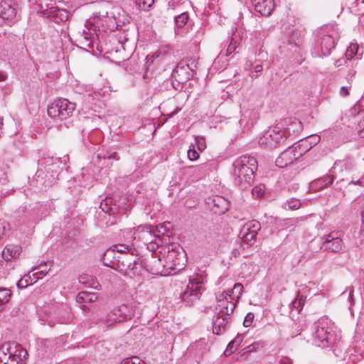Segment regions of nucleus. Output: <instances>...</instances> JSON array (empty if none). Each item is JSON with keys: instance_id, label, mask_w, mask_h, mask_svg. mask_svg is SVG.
<instances>
[{"instance_id": "bf43d9fd", "label": "nucleus", "mask_w": 364, "mask_h": 364, "mask_svg": "<svg viewBox=\"0 0 364 364\" xmlns=\"http://www.w3.org/2000/svg\"><path fill=\"white\" fill-rule=\"evenodd\" d=\"M147 248H148L149 250H152V251H154V250H155V243H151H151L148 245Z\"/></svg>"}, {"instance_id": "338daca9", "label": "nucleus", "mask_w": 364, "mask_h": 364, "mask_svg": "<svg viewBox=\"0 0 364 364\" xmlns=\"http://www.w3.org/2000/svg\"><path fill=\"white\" fill-rule=\"evenodd\" d=\"M139 364H143V363H142V361H141V362H139Z\"/></svg>"}, {"instance_id": "f8f14e48", "label": "nucleus", "mask_w": 364, "mask_h": 364, "mask_svg": "<svg viewBox=\"0 0 364 364\" xmlns=\"http://www.w3.org/2000/svg\"><path fill=\"white\" fill-rule=\"evenodd\" d=\"M323 245L326 249L329 250L333 252H342L345 250V245L338 235V232H332L327 235H325Z\"/></svg>"}, {"instance_id": "c756f323", "label": "nucleus", "mask_w": 364, "mask_h": 364, "mask_svg": "<svg viewBox=\"0 0 364 364\" xmlns=\"http://www.w3.org/2000/svg\"><path fill=\"white\" fill-rule=\"evenodd\" d=\"M306 296L301 294L299 291H297L296 296L290 304L291 308L294 309L297 312H300L305 304Z\"/></svg>"}, {"instance_id": "4d7b16f0", "label": "nucleus", "mask_w": 364, "mask_h": 364, "mask_svg": "<svg viewBox=\"0 0 364 364\" xmlns=\"http://www.w3.org/2000/svg\"><path fill=\"white\" fill-rule=\"evenodd\" d=\"M280 364H291L289 358H284L280 361Z\"/></svg>"}, {"instance_id": "f704fd0d", "label": "nucleus", "mask_w": 364, "mask_h": 364, "mask_svg": "<svg viewBox=\"0 0 364 364\" xmlns=\"http://www.w3.org/2000/svg\"><path fill=\"white\" fill-rule=\"evenodd\" d=\"M301 206V202L299 199L291 198L284 203L285 208L289 210H297Z\"/></svg>"}, {"instance_id": "7ed1b4c3", "label": "nucleus", "mask_w": 364, "mask_h": 364, "mask_svg": "<svg viewBox=\"0 0 364 364\" xmlns=\"http://www.w3.org/2000/svg\"><path fill=\"white\" fill-rule=\"evenodd\" d=\"M134 308L132 304H122L114 307L109 313L99 318L97 323L103 330L113 327L116 323L125 322L132 318Z\"/></svg>"}, {"instance_id": "cd10ccee", "label": "nucleus", "mask_w": 364, "mask_h": 364, "mask_svg": "<svg viewBox=\"0 0 364 364\" xmlns=\"http://www.w3.org/2000/svg\"><path fill=\"white\" fill-rule=\"evenodd\" d=\"M335 177V173L330 172L329 174H327L322 178L317 179L314 183L316 186H318L319 188H324L333 183Z\"/></svg>"}, {"instance_id": "e2e57ef3", "label": "nucleus", "mask_w": 364, "mask_h": 364, "mask_svg": "<svg viewBox=\"0 0 364 364\" xmlns=\"http://www.w3.org/2000/svg\"><path fill=\"white\" fill-rule=\"evenodd\" d=\"M300 333H301V330L300 329H297L296 333L295 335H299V334H300Z\"/></svg>"}, {"instance_id": "473e14b6", "label": "nucleus", "mask_w": 364, "mask_h": 364, "mask_svg": "<svg viewBox=\"0 0 364 364\" xmlns=\"http://www.w3.org/2000/svg\"><path fill=\"white\" fill-rule=\"evenodd\" d=\"M188 20V15L187 13H182L177 16H175V23L178 28H183Z\"/></svg>"}, {"instance_id": "5701e85b", "label": "nucleus", "mask_w": 364, "mask_h": 364, "mask_svg": "<svg viewBox=\"0 0 364 364\" xmlns=\"http://www.w3.org/2000/svg\"><path fill=\"white\" fill-rule=\"evenodd\" d=\"M80 93L83 95L85 100L88 103H92L95 100H98L102 95L100 90L94 91L92 87L88 86H86L85 90Z\"/></svg>"}, {"instance_id": "c03bdc74", "label": "nucleus", "mask_w": 364, "mask_h": 364, "mask_svg": "<svg viewBox=\"0 0 364 364\" xmlns=\"http://www.w3.org/2000/svg\"><path fill=\"white\" fill-rule=\"evenodd\" d=\"M180 250H181V248H180V247L176 246L174 248L171 249V251L168 250V258L170 259H173V255L175 253H177L178 256H179V255L182 256L183 252H179Z\"/></svg>"}, {"instance_id": "c85d7f7f", "label": "nucleus", "mask_w": 364, "mask_h": 364, "mask_svg": "<svg viewBox=\"0 0 364 364\" xmlns=\"http://www.w3.org/2000/svg\"><path fill=\"white\" fill-rule=\"evenodd\" d=\"M50 270V267L46 262L41 263L38 266L33 267L31 271L32 276H38L40 278L44 277Z\"/></svg>"}, {"instance_id": "a19ab883", "label": "nucleus", "mask_w": 364, "mask_h": 364, "mask_svg": "<svg viewBox=\"0 0 364 364\" xmlns=\"http://www.w3.org/2000/svg\"><path fill=\"white\" fill-rule=\"evenodd\" d=\"M310 139H311V141H310L309 139H306V140H301V143L303 141H307L306 144L309 145V149H308V151L313 146H315L319 141H320V138L318 136H314L313 137H311Z\"/></svg>"}, {"instance_id": "49530a36", "label": "nucleus", "mask_w": 364, "mask_h": 364, "mask_svg": "<svg viewBox=\"0 0 364 364\" xmlns=\"http://www.w3.org/2000/svg\"><path fill=\"white\" fill-rule=\"evenodd\" d=\"M129 250V247L128 246H125V245H115L113 247V249H112V251H117L118 252H121V253H125L124 255H127L126 253V250Z\"/></svg>"}, {"instance_id": "72a5a7b5", "label": "nucleus", "mask_w": 364, "mask_h": 364, "mask_svg": "<svg viewBox=\"0 0 364 364\" xmlns=\"http://www.w3.org/2000/svg\"><path fill=\"white\" fill-rule=\"evenodd\" d=\"M154 3V0H135L136 5L141 10H148Z\"/></svg>"}, {"instance_id": "37998d69", "label": "nucleus", "mask_w": 364, "mask_h": 364, "mask_svg": "<svg viewBox=\"0 0 364 364\" xmlns=\"http://www.w3.org/2000/svg\"><path fill=\"white\" fill-rule=\"evenodd\" d=\"M255 316L252 313H248L243 321V325L245 327H249L251 326L253 320H254Z\"/></svg>"}, {"instance_id": "69168bd1", "label": "nucleus", "mask_w": 364, "mask_h": 364, "mask_svg": "<svg viewBox=\"0 0 364 364\" xmlns=\"http://www.w3.org/2000/svg\"><path fill=\"white\" fill-rule=\"evenodd\" d=\"M188 168H198V167L190 166Z\"/></svg>"}, {"instance_id": "7c9ffc66", "label": "nucleus", "mask_w": 364, "mask_h": 364, "mask_svg": "<svg viewBox=\"0 0 364 364\" xmlns=\"http://www.w3.org/2000/svg\"><path fill=\"white\" fill-rule=\"evenodd\" d=\"M229 291H230V294H231L230 301L233 302L232 301L233 300H236V301H237L240 299V297L242 296V294L243 292V286L240 283H235L234 284L233 288Z\"/></svg>"}, {"instance_id": "0eeeda50", "label": "nucleus", "mask_w": 364, "mask_h": 364, "mask_svg": "<svg viewBox=\"0 0 364 364\" xmlns=\"http://www.w3.org/2000/svg\"><path fill=\"white\" fill-rule=\"evenodd\" d=\"M307 141L302 143H294L292 146L286 149L276 159L275 164L279 168H284L291 164L301 157L308 151L309 145L306 144Z\"/></svg>"}, {"instance_id": "0e129e2a", "label": "nucleus", "mask_w": 364, "mask_h": 364, "mask_svg": "<svg viewBox=\"0 0 364 364\" xmlns=\"http://www.w3.org/2000/svg\"><path fill=\"white\" fill-rule=\"evenodd\" d=\"M361 216H362L363 220L364 221V211L362 212Z\"/></svg>"}, {"instance_id": "b1692460", "label": "nucleus", "mask_w": 364, "mask_h": 364, "mask_svg": "<svg viewBox=\"0 0 364 364\" xmlns=\"http://www.w3.org/2000/svg\"><path fill=\"white\" fill-rule=\"evenodd\" d=\"M85 29L82 31V36L86 41L93 42L97 37L96 26L90 22H86Z\"/></svg>"}, {"instance_id": "ea45409f", "label": "nucleus", "mask_w": 364, "mask_h": 364, "mask_svg": "<svg viewBox=\"0 0 364 364\" xmlns=\"http://www.w3.org/2000/svg\"><path fill=\"white\" fill-rule=\"evenodd\" d=\"M139 362H141V360L138 357H132L124 358L120 364H139Z\"/></svg>"}, {"instance_id": "4be33fe9", "label": "nucleus", "mask_w": 364, "mask_h": 364, "mask_svg": "<svg viewBox=\"0 0 364 364\" xmlns=\"http://www.w3.org/2000/svg\"><path fill=\"white\" fill-rule=\"evenodd\" d=\"M79 282L85 287H90L94 289H100V284L92 275L82 274L78 278Z\"/></svg>"}, {"instance_id": "6e6d98bb", "label": "nucleus", "mask_w": 364, "mask_h": 364, "mask_svg": "<svg viewBox=\"0 0 364 364\" xmlns=\"http://www.w3.org/2000/svg\"><path fill=\"white\" fill-rule=\"evenodd\" d=\"M349 184H354V185H359L361 186H364V176H362L360 178H359L356 181L352 180L349 183Z\"/></svg>"}, {"instance_id": "4c0bfd02", "label": "nucleus", "mask_w": 364, "mask_h": 364, "mask_svg": "<svg viewBox=\"0 0 364 364\" xmlns=\"http://www.w3.org/2000/svg\"><path fill=\"white\" fill-rule=\"evenodd\" d=\"M230 296H231L230 291L228 290L224 291L222 294H220L218 296H217L218 304H217L215 310L219 309V303L221 300L225 299L227 301H230Z\"/></svg>"}, {"instance_id": "09e8293b", "label": "nucleus", "mask_w": 364, "mask_h": 364, "mask_svg": "<svg viewBox=\"0 0 364 364\" xmlns=\"http://www.w3.org/2000/svg\"><path fill=\"white\" fill-rule=\"evenodd\" d=\"M169 225V223L168 224H161L159 225V226L157 227V229H158V231L161 233H162L163 235H164L165 233L168 232V230H169V228L168 227V225Z\"/></svg>"}, {"instance_id": "39448f33", "label": "nucleus", "mask_w": 364, "mask_h": 364, "mask_svg": "<svg viewBox=\"0 0 364 364\" xmlns=\"http://www.w3.org/2000/svg\"><path fill=\"white\" fill-rule=\"evenodd\" d=\"M27 351L13 343H6L0 346V363L25 364Z\"/></svg>"}, {"instance_id": "a878e982", "label": "nucleus", "mask_w": 364, "mask_h": 364, "mask_svg": "<svg viewBox=\"0 0 364 364\" xmlns=\"http://www.w3.org/2000/svg\"><path fill=\"white\" fill-rule=\"evenodd\" d=\"M97 299V296L95 293L88 291H81L76 296V301L78 303L87 304L95 301ZM85 306V304H83Z\"/></svg>"}, {"instance_id": "aec40b11", "label": "nucleus", "mask_w": 364, "mask_h": 364, "mask_svg": "<svg viewBox=\"0 0 364 364\" xmlns=\"http://www.w3.org/2000/svg\"><path fill=\"white\" fill-rule=\"evenodd\" d=\"M321 56H326L331 53L335 46V40L331 34H323L320 39Z\"/></svg>"}, {"instance_id": "58836bf2", "label": "nucleus", "mask_w": 364, "mask_h": 364, "mask_svg": "<svg viewBox=\"0 0 364 364\" xmlns=\"http://www.w3.org/2000/svg\"><path fill=\"white\" fill-rule=\"evenodd\" d=\"M195 140L196 145L200 151H203L206 148V144L204 138L197 136Z\"/></svg>"}, {"instance_id": "864d4df0", "label": "nucleus", "mask_w": 364, "mask_h": 364, "mask_svg": "<svg viewBox=\"0 0 364 364\" xmlns=\"http://www.w3.org/2000/svg\"><path fill=\"white\" fill-rule=\"evenodd\" d=\"M242 339H243V336L242 335H237L236 336V338H235L234 340H232V341L234 342V344L236 346H240L241 344H242Z\"/></svg>"}, {"instance_id": "bb28decb", "label": "nucleus", "mask_w": 364, "mask_h": 364, "mask_svg": "<svg viewBox=\"0 0 364 364\" xmlns=\"http://www.w3.org/2000/svg\"><path fill=\"white\" fill-rule=\"evenodd\" d=\"M39 279L38 276L35 275L33 277L32 272H29L17 282V287L21 289L25 288L36 282Z\"/></svg>"}, {"instance_id": "393cba45", "label": "nucleus", "mask_w": 364, "mask_h": 364, "mask_svg": "<svg viewBox=\"0 0 364 364\" xmlns=\"http://www.w3.org/2000/svg\"><path fill=\"white\" fill-rule=\"evenodd\" d=\"M19 247L14 245H6L2 251V257L6 261L16 258L19 255Z\"/></svg>"}, {"instance_id": "13d9d810", "label": "nucleus", "mask_w": 364, "mask_h": 364, "mask_svg": "<svg viewBox=\"0 0 364 364\" xmlns=\"http://www.w3.org/2000/svg\"><path fill=\"white\" fill-rule=\"evenodd\" d=\"M6 78V75L2 72H0V82L5 80Z\"/></svg>"}, {"instance_id": "ddd939ff", "label": "nucleus", "mask_w": 364, "mask_h": 364, "mask_svg": "<svg viewBox=\"0 0 364 364\" xmlns=\"http://www.w3.org/2000/svg\"><path fill=\"white\" fill-rule=\"evenodd\" d=\"M277 125L282 127L284 139L301 130V123L296 119H284Z\"/></svg>"}, {"instance_id": "6ab92c4d", "label": "nucleus", "mask_w": 364, "mask_h": 364, "mask_svg": "<svg viewBox=\"0 0 364 364\" xmlns=\"http://www.w3.org/2000/svg\"><path fill=\"white\" fill-rule=\"evenodd\" d=\"M47 18L55 22H63L68 19V12L65 9H60L56 7H51L44 11Z\"/></svg>"}, {"instance_id": "a211bd4d", "label": "nucleus", "mask_w": 364, "mask_h": 364, "mask_svg": "<svg viewBox=\"0 0 364 364\" xmlns=\"http://www.w3.org/2000/svg\"><path fill=\"white\" fill-rule=\"evenodd\" d=\"M255 11L262 16H269L274 9V0H251Z\"/></svg>"}, {"instance_id": "3c124183", "label": "nucleus", "mask_w": 364, "mask_h": 364, "mask_svg": "<svg viewBox=\"0 0 364 364\" xmlns=\"http://www.w3.org/2000/svg\"><path fill=\"white\" fill-rule=\"evenodd\" d=\"M237 346L234 344V342L230 341L226 348L225 353H232L237 349Z\"/></svg>"}, {"instance_id": "1a4fd4ad", "label": "nucleus", "mask_w": 364, "mask_h": 364, "mask_svg": "<svg viewBox=\"0 0 364 364\" xmlns=\"http://www.w3.org/2000/svg\"><path fill=\"white\" fill-rule=\"evenodd\" d=\"M284 134L282 133V127L276 125L266 131L261 136L259 137L258 144L260 146L272 149L277 146L282 142L284 141Z\"/></svg>"}, {"instance_id": "79ce46f5", "label": "nucleus", "mask_w": 364, "mask_h": 364, "mask_svg": "<svg viewBox=\"0 0 364 364\" xmlns=\"http://www.w3.org/2000/svg\"><path fill=\"white\" fill-rule=\"evenodd\" d=\"M259 343H253L252 344L247 345L244 348V354L246 353H252L254 351H256L257 349L259 348Z\"/></svg>"}, {"instance_id": "8fccbe9b", "label": "nucleus", "mask_w": 364, "mask_h": 364, "mask_svg": "<svg viewBox=\"0 0 364 364\" xmlns=\"http://www.w3.org/2000/svg\"><path fill=\"white\" fill-rule=\"evenodd\" d=\"M100 207L102 210L103 212L107 213L109 215L112 213V209L110 207L108 206L107 201H105V203L102 202L100 203Z\"/></svg>"}, {"instance_id": "2eb2a0df", "label": "nucleus", "mask_w": 364, "mask_h": 364, "mask_svg": "<svg viewBox=\"0 0 364 364\" xmlns=\"http://www.w3.org/2000/svg\"><path fill=\"white\" fill-rule=\"evenodd\" d=\"M354 162L350 159L336 160L329 172L335 173L336 176H343L345 173L350 172L354 168Z\"/></svg>"}, {"instance_id": "680f3d73", "label": "nucleus", "mask_w": 364, "mask_h": 364, "mask_svg": "<svg viewBox=\"0 0 364 364\" xmlns=\"http://www.w3.org/2000/svg\"><path fill=\"white\" fill-rule=\"evenodd\" d=\"M2 125H3L2 119L0 117V129H1Z\"/></svg>"}, {"instance_id": "20e7f679", "label": "nucleus", "mask_w": 364, "mask_h": 364, "mask_svg": "<svg viewBox=\"0 0 364 364\" xmlns=\"http://www.w3.org/2000/svg\"><path fill=\"white\" fill-rule=\"evenodd\" d=\"M236 306V303L223 299L219 303V309L213 319V331L220 335L226 331L231 321V315Z\"/></svg>"}, {"instance_id": "de8ad7c7", "label": "nucleus", "mask_w": 364, "mask_h": 364, "mask_svg": "<svg viewBox=\"0 0 364 364\" xmlns=\"http://www.w3.org/2000/svg\"><path fill=\"white\" fill-rule=\"evenodd\" d=\"M263 68L261 65H257L254 68V70L252 72L251 77H257L259 73L262 71Z\"/></svg>"}, {"instance_id": "603ef678", "label": "nucleus", "mask_w": 364, "mask_h": 364, "mask_svg": "<svg viewBox=\"0 0 364 364\" xmlns=\"http://www.w3.org/2000/svg\"><path fill=\"white\" fill-rule=\"evenodd\" d=\"M355 73H356L355 70H354L353 69H351L348 71V73L346 77L348 84H351L353 77L355 75Z\"/></svg>"}, {"instance_id": "f03ea898", "label": "nucleus", "mask_w": 364, "mask_h": 364, "mask_svg": "<svg viewBox=\"0 0 364 364\" xmlns=\"http://www.w3.org/2000/svg\"><path fill=\"white\" fill-rule=\"evenodd\" d=\"M312 336L314 343L321 348L328 347L336 341V336L333 331V325L326 317L319 318L314 323Z\"/></svg>"}, {"instance_id": "4468645a", "label": "nucleus", "mask_w": 364, "mask_h": 364, "mask_svg": "<svg viewBox=\"0 0 364 364\" xmlns=\"http://www.w3.org/2000/svg\"><path fill=\"white\" fill-rule=\"evenodd\" d=\"M194 62L191 60L180 61L173 70V76L178 81H183L189 78V70L193 71L191 68Z\"/></svg>"}, {"instance_id": "412c9836", "label": "nucleus", "mask_w": 364, "mask_h": 364, "mask_svg": "<svg viewBox=\"0 0 364 364\" xmlns=\"http://www.w3.org/2000/svg\"><path fill=\"white\" fill-rule=\"evenodd\" d=\"M241 42L242 36L240 32L237 31H233L230 37L228 48L225 50H221L220 54H224L225 56H228L233 52H236V50L239 48Z\"/></svg>"}, {"instance_id": "9b49d317", "label": "nucleus", "mask_w": 364, "mask_h": 364, "mask_svg": "<svg viewBox=\"0 0 364 364\" xmlns=\"http://www.w3.org/2000/svg\"><path fill=\"white\" fill-rule=\"evenodd\" d=\"M130 257L132 256L129 255L122 257V270H124L125 274L129 275L130 277L141 275L145 269L143 261L139 257H135L134 259H132L129 258Z\"/></svg>"}, {"instance_id": "9d476101", "label": "nucleus", "mask_w": 364, "mask_h": 364, "mask_svg": "<svg viewBox=\"0 0 364 364\" xmlns=\"http://www.w3.org/2000/svg\"><path fill=\"white\" fill-rule=\"evenodd\" d=\"M261 230L259 221L252 220L245 223L242 228L239 237L242 240L243 248L251 246L255 242L256 236Z\"/></svg>"}, {"instance_id": "6e6552de", "label": "nucleus", "mask_w": 364, "mask_h": 364, "mask_svg": "<svg viewBox=\"0 0 364 364\" xmlns=\"http://www.w3.org/2000/svg\"><path fill=\"white\" fill-rule=\"evenodd\" d=\"M203 291L202 280L198 277L191 278L186 290L181 293L180 298L186 306H192L200 299Z\"/></svg>"}, {"instance_id": "f3484780", "label": "nucleus", "mask_w": 364, "mask_h": 364, "mask_svg": "<svg viewBox=\"0 0 364 364\" xmlns=\"http://www.w3.org/2000/svg\"><path fill=\"white\" fill-rule=\"evenodd\" d=\"M16 15V7L13 0H3L0 2V17L11 20Z\"/></svg>"}, {"instance_id": "e433bc0d", "label": "nucleus", "mask_w": 364, "mask_h": 364, "mask_svg": "<svg viewBox=\"0 0 364 364\" xmlns=\"http://www.w3.org/2000/svg\"><path fill=\"white\" fill-rule=\"evenodd\" d=\"M187 154H188V159L191 161L196 160L199 157V154L195 149L194 144H192V146H190L189 149L188 150Z\"/></svg>"}, {"instance_id": "052dcab7", "label": "nucleus", "mask_w": 364, "mask_h": 364, "mask_svg": "<svg viewBox=\"0 0 364 364\" xmlns=\"http://www.w3.org/2000/svg\"><path fill=\"white\" fill-rule=\"evenodd\" d=\"M4 234V228L3 227V230L1 232L0 231V239L1 238V236Z\"/></svg>"}, {"instance_id": "2f4dec72", "label": "nucleus", "mask_w": 364, "mask_h": 364, "mask_svg": "<svg viewBox=\"0 0 364 364\" xmlns=\"http://www.w3.org/2000/svg\"><path fill=\"white\" fill-rule=\"evenodd\" d=\"M359 47L358 43H350V45L347 48L346 52V57L348 60H351L355 56H356Z\"/></svg>"}, {"instance_id": "5fc2aeb1", "label": "nucleus", "mask_w": 364, "mask_h": 364, "mask_svg": "<svg viewBox=\"0 0 364 364\" xmlns=\"http://www.w3.org/2000/svg\"><path fill=\"white\" fill-rule=\"evenodd\" d=\"M358 125H359V127L360 128V129L359 131V135L361 137H364V116L363 117L362 120H360L359 122Z\"/></svg>"}, {"instance_id": "423d86ee", "label": "nucleus", "mask_w": 364, "mask_h": 364, "mask_svg": "<svg viewBox=\"0 0 364 364\" xmlns=\"http://www.w3.org/2000/svg\"><path fill=\"white\" fill-rule=\"evenodd\" d=\"M76 105L68 100L61 98L55 100L48 105L47 109L48 115L53 120L63 121L73 116L75 110Z\"/></svg>"}, {"instance_id": "dca6fc26", "label": "nucleus", "mask_w": 364, "mask_h": 364, "mask_svg": "<svg viewBox=\"0 0 364 364\" xmlns=\"http://www.w3.org/2000/svg\"><path fill=\"white\" fill-rule=\"evenodd\" d=\"M207 203L215 214H223L228 210V202L224 198L219 196L209 198Z\"/></svg>"}, {"instance_id": "c9c22d12", "label": "nucleus", "mask_w": 364, "mask_h": 364, "mask_svg": "<svg viewBox=\"0 0 364 364\" xmlns=\"http://www.w3.org/2000/svg\"><path fill=\"white\" fill-rule=\"evenodd\" d=\"M264 193V186L262 185L256 186L252 189V194L256 198H260Z\"/></svg>"}, {"instance_id": "a18cd8bd", "label": "nucleus", "mask_w": 364, "mask_h": 364, "mask_svg": "<svg viewBox=\"0 0 364 364\" xmlns=\"http://www.w3.org/2000/svg\"><path fill=\"white\" fill-rule=\"evenodd\" d=\"M351 88V84H348V85L342 86L339 91V95L341 97H346L349 95V90Z\"/></svg>"}, {"instance_id": "f257e3e1", "label": "nucleus", "mask_w": 364, "mask_h": 364, "mask_svg": "<svg viewBox=\"0 0 364 364\" xmlns=\"http://www.w3.org/2000/svg\"><path fill=\"white\" fill-rule=\"evenodd\" d=\"M257 166V161L254 156L243 155L237 158L232 163L235 183L241 189L249 188L254 181Z\"/></svg>"}]
</instances>
